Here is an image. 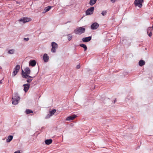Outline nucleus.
<instances>
[{"label": "nucleus", "instance_id": "nucleus-1", "mask_svg": "<svg viewBox=\"0 0 153 153\" xmlns=\"http://www.w3.org/2000/svg\"><path fill=\"white\" fill-rule=\"evenodd\" d=\"M25 72L23 70L22 71V77L25 78H28L30 76L29 75L30 73V70L28 68H25Z\"/></svg>", "mask_w": 153, "mask_h": 153}, {"label": "nucleus", "instance_id": "nucleus-2", "mask_svg": "<svg viewBox=\"0 0 153 153\" xmlns=\"http://www.w3.org/2000/svg\"><path fill=\"white\" fill-rule=\"evenodd\" d=\"M20 98L17 93H15L14 96L12 98V103L13 104L16 105L19 102Z\"/></svg>", "mask_w": 153, "mask_h": 153}, {"label": "nucleus", "instance_id": "nucleus-3", "mask_svg": "<svg viewBox=\"0 0 153 153\" xmlns=\"http://www.w3.org/2000/svg\"><path fill=\"white\" fill-rule=\"evenodd\" d=\"M85 29L82 27L77 28L74 30V33L76 34H81L85 32Z\"/></svg>", "mask_w": 153, "mask_h": 153}, {"label": "nucleus", "instance_id": "nucleus-4", "mask_svg": "<svg viewBox=\"0 0 153 153\" xmlns=\"http://www.w3.org/2000/svg\"><path fill=\"white\" fill-rule=\"evenodd\" d=\"M143 0H135L134 4L136 6H137L140 8L142 6V3Z\"/></svg>", "mask_w": 153, "mask_h": 153}, {"label": "nucleus", "instance_id": "nucleus-5", "mask_svg": "<svg viewBox=\"0 0 153 153\" xmlns=\"http://www.w3.org/2000/svg\"><path fill=\"white\" fill-rule=\"evenodd\" d=\"M52 48L51 49V51L52 52L54 53L56 52V50L58 47V45L55 42H53L51 43Z\"/></svg>", "mask_w": 153, "mask_h": 153}, {"label": "nucleus", "instance_id": "nucleus-6", "mask_svg": "<svg viewBox=\"0 0 153 153\" xmlns=\"http://www.w3.org/2000/svg\"><path fill=\"white\" fill-rule=\"evenodd\" d=\"M20 68V66L19 65H16L14 68L12 75L13 76H15L18 73Z\"/></svg>", "mask_w": 153, "mask_h": 153}, {"label": "nucleus", "instance_id": "nucleus-7", "mask_svg": "<svg viewBox=\"0 0 153 153\" xmlns=\"http://www.w3.org/2000/svg\"><path fill=\"white\" fill-rule=\"evenodd\" d=\"M94 7H91L89 9H88L86 12V15L91 14L93 13V11L94 10Z\"/></svg>", "mask_w": 153, "mask_h": 153}, {"label": "nucleus", "instance_id": "nucleus-8", "mask_svg": "<svg viewBox=\"0 0 153 153\" xmlns=\"http://www.w3.org/2000/svg\"><path fill=\"white\" fill-rule=\"evenodd\" d=\"M99 24L97 22H95L92 24L91 26V28L92 30L97 29L99 27Z\"/></svg>", "mask_w": 153, "mask_h": 153}, {"label": "nucleus", "instance_id": "nucleus-9", "mask_svg": "<svg viewBox=\"0 0 153 153\" xmlns=\"http://www.w3.org/2000/svg\"><path fill=\"white\" fill-rule=\"evenodd\" d=\"M31 19L30 18H21L19 20V21L22 22L23 23H25L30 21Z\"/></svg>", "mask_w": 153, "mask_h": 153}, {"label": "nucleus", "instance_id": "nucleus-10", "mask_svg": "<svg viewBox=\"0 0 153 153\" xmlns=\"http://www.w3.org/2000/svg\"><path fill=\"white\" fill-rule=\"evenodd\" d=\"M76 115L75 114L71 116L68 117L66 119V120L68 121H70L74 120L76 117Z\"/></svg>", "mask_w": 153, "mask_h": 153}, {"label": "nucleus", "instance_id": "nucleus-11", "mask_svg": "<svg viewBox=\"0 0 153 153\" xmlns=\"http://www.w3.org/2000/svg\"><path fill=\"white\" fill-rule=\"evenodd\" d=\"M23 86H24V90L25 92H26L30 88V85L29 84H24Z\"/></svg>", "mask_w": 153, "mask_h": 153}, {"label": "nucleus", "instance_id": "nucleus-12", "mask_svg": "<svg viewBox=\"0 0 153 153\" xmlns=\"http://www.w3.org/2000/svg\"><path fill=\"white\" fill-rule=\"evenodd\" d=\"M56 112V110L55 109L52 110L51 111H50L49 114H48L46 118H47L50 117L51 116L53 115Z\"/></svg>", "mask_w": 153, "mask_h": 153}, {"label": "nucleus", "instance_id": "nucleus-13", "mask_svg": "<svg viewBox=\"0 0 153 153\" xmlns=\"http://www.w3.org/2000/svg\"><path fill=\"white\" fill-rule=\"evenodd\" d=\"M43 59L45 62H48L49 59V57L47 54L45 53L44 54L43 56Z\"/></svg>", "mask_w": 153, "mask_h": 153}, {"label": "nucleus", "instance_id": "nucleus-14", "mask_svg": "<svg viewBox=\"0 0 153 153\" xmlns=\"http://www.w3.org/2000/svg\"><path fill=\"white\" fill-rule=\"evenodd\" d=\"M152 28L151 27H149L147 30V33L149 36H151L152 35Z\"/></svg>", "mask_w": 153, "mask_h": 153}, {"label": "nucleus", "instance_id": "nucleus-15", "mask_svg": "<svg viewBox=\"0 0 153 153\" xmlns=\"http://www.w3.org/2000/svg\"><path fill=\"white\" fill-rule=\"evenodd\" d=\"M91 39V37L90 36L87 37L83 38L82 39V41L84 42H87L89 41Z\"/></svg>", "mask_w": 153, "mask_h": 153}, {"label": "nucleus", "instance_id": "nucleus-16", "mask_svg": "<svg viewBox=\"0 0 153 153\" xmlns=\"http://www.w3.org/2000/svg\"><path fill=\"white\" fill-rule=\"evenodd\" d=\"M36 62L35 60H31L30 61L29 65L32 66H34L36 65Z\"/></svg>", "mask_w": 153, "mask_h": 153}, {"label": "nucleus", "instance_id": "nucleus-17", "mask_svg": "<svg viewBox=\"0 0 153 153\" xmlns=\"http://www.w3.org/2000/svg\"><path fill=\"white\" fill-rule=\"evenodd\" d=\"M145 61L143 60H140L139 62V64L140 66H142L145 65Z\"/></svg>", "mask_w": 153, "mask_h": 153}, {"label": "nucleus", "instance_id": "nucleus-18", "mask_svg": "<svg viewBox=\"0 0 153 153\" xmlns=\"http://www.w3.org/2000/svg\"><path fill=\"white\" fill-rule=\"evenodd\" d=\"M52 142V140L51 139H48L45 141V143L47 145H49L51 144Z\"/></svg>", "mask_w": 153, "mask_h": 153}, {"label": "nucleus", "instance_id": "nucleus-19", "mask_svg": "<svg viewBox=\"0 0 153 153\" xmlns=\"http://www.w3.org/2000/svg\"><path fill=\"white\" fill-rule=\"evenodd\" d=\"M13 136L11 135L9 136L6 139V141L7 142H10L13 139Z\"/></svg>", "mask_w": 153, "mask_h": 153}, {"label": "nucleus", "instance_id": "nucleus-20", "mask_svg": "<svg viewBox=\"0 0 153 153\" xmlns=\"http://www.w3.org/2000/svg\"><path fill=\"white\" fill-rule=\"evenodd\" d=\"M97 0H90L89 4L91 5L92 6L97 1Z\"/></svg>", "mask_w": 153, "mask_h": 153}, {"label": "nucleus", "instance_id": "nucleus-21", "mask_svg": "<svg viewBox=\"0 0 153 153\" xmlns=\"http://www.w3.org/2000/svg\"><path fill=\"white\" fill-rule=\"evenodd\" d=\"M79 45L80 46L83 48H84V51H85L87 50V48L86 46L84 44H81Z\"/></svg>", "mask_w": 153, "mask_h": 153}, {"label": "nucleus", "instance_id": "nucleus-22", "mask_svg": "<svg viewBox=\"0 0 153 153\" xmlns=\"http://www.w3.org/2000/svg\"><path fill=\"white\" fill-rule=\"evenodd\" d=\"M33 77L30 76V77H29L28 78H27V79L26 80L27 82L29 83H30L33 79Z\"/></svg>", "mask_w": 153, "mask_h": 153}, {"label": "nucleus", "instance_id": "nucleus-23", "mask_svg": "<svg viewBox=\"0 0 153 153\" xmlns=\"http://www.w3.org/2000/svg\"><path fill=\"white\" fill-rule=\"evenodd\" d=\"M27 114H28L31 113H33V111H32L30 109H27L25 111Z\"/></svg>", "mask_w": 153, "mask_h": 153}, {"label": "nucleus", "instance_id": "nucleus-24", "mask_svg": "<svg viewBox=\"0 0 153 153\" xmlns=\"http://www.w3.org/2000/svg\"><path fill=\"white\" fill-rule=\"evenodd\" d=\"M51 8V6H49L46 7L45 8V10L46 12H48L49 11Z\"/></svg>", "mask_w": 153, "mask_h": 153}, {"label": "nucleus", "instance_id": "nucleus-25", "mask_svg": "<svg viewBox=\"0 0 153 153\" xmlns=\"http://www.w3.org/2000/svg\"><path fill=\"white\" fill-rule=\"evenodd\" d=\"M14 52V50L13 49H11V50H9L8 51V53L9 54H12Z\"/></svg>", "mask_w": 153, "mask_h": 153}, {"label": "nucleus", "instance_id": "nucleus-26", "mask_svg": "<svg viewBox=\"0 0 153 153\" xmlns=\"http://www.w3.org/2000/svg\"><path fill=\"white\" fill-rule=\"evenodd\" d=\"M106 11L105 10H104L102 12L101 14L102 16H104L106 15Z\"/></svg>", "mask_w": 153, "mask_h": 153}, {"label": "nucleus", "instance_id": "nucleus-27", "mask_svg": "<svg viewBox=\"0 0 153 153\" xmlns=\"http://www.w3.org/2000/svg\"><path fill=\"white\" fill-rule=\"evenodd\" d=\"M72 38V36L70 35H68V39L69 40H70Z\"/></svg>", "mask_w": 153, "mask_h": 153}, {"label": "nucleus", "instance_id": "nucleus-28", "mask_svg": "<svg viewBox=\"0 0 153 153\" xmlns=\"http://www.w3.org/2000/svg\"><path fill=\"white\" fill-rule=\"evenodd\" d=\"M24 40L26 41H28L29 40V38H24Z\"/></svg>", "mask_w": 153, "mask_h": 153}, {"label": "nucleus", "instance_id": "nucleus-29", "mask_svg": "<svg viewBox=\"0 0 153 153\" xmlns=\"http://www.w3.org/2000/svg\"><path fill=\"white\" fill-rule=\"evenodd\" d=\"M76 68L77 69H79L80 68V65H77L76 66Z\"/></svg>", "mask_w": 153, "mask_h": 153}, {"label": "nucleus", "instance_id": "nucleus-30", "mask_svg": "<svg viewBox=\"0 0 153 153\" xmlns=\"http://www.w3.org/2000/svg\"><path fill=\"white\" fill-rule=\"evenodd\" d=\"M14 153H20V152L19 151H17L15 152Z\"/></svg>", "mask_w": 153, "mask_h": 153}, {"label": "nucleus", "instance_id": "nucleus-31", "mask_svg": "<svg viewBox=\"0 0 153 153\" xmlns=\"http://www.w3.org/2000/svg\"><path fill=\"white\" fill-rule=\"evenodd\" d=\"M116 101H117V100H116V99H115V100L114 101V103H115L116 102Z\"/></svg>", "mask_w": 153, "mask_h": 153}, {"label": "nucleus", "instance_id": "nucleus-32", "mask_svg": "<svg viewBox=\"0 0 153 153\" xmlns=\"http://www.w3.org/2000/svg\"><path fill=\"white\" fill-rule=\"evenodd\" d=\"M2 83V80H0V84H1V83Z\"/></svg>", "mask_w": 153, "mask_h": 153}, {"label": "nucleus", "instance_id": "nucleus-33", "mask_svg": "<svg viewBox=\"0 0 153 153\" xmlns=\"http://www.w3.org/2000/svg\"><path fill=\"white\" fill-rule=\"evenodd\" d=\"M1 68V66H0V68Z\"/></svg>", "mask_w": 153, "mask_h": 153}]
</instances>
